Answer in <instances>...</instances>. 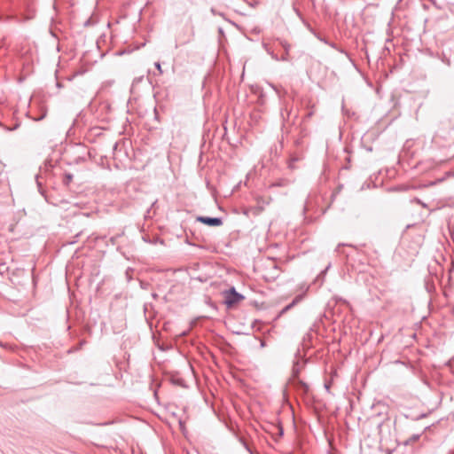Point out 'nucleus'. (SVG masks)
Here are the masks:
<instances>
[{"instance_id": "0eeeda50", "label": "nucleus", "mask_w": 454, "mask_h": 454, "mask_svg": "<svg viewBox=\"0 0 454 454\" xmlns=\"http://www.w3.org/2000/svg\"><path fill=\"white\" fill-rule=\"evenodd\" d=\"M419 435H414L411 439H412L413 441H416V440H418V439H419Z\"/></svg>"}, {"instance_id": "20e7f679", "label": "nucleus", "mask_w": 454, "mask_h": 454, "mask_svg": "<svg viewBox=\"0 0 454 454\" xmlns=\"http://www.w3.org/2000/svg\"><path fill=\"white\" fill-rule=\"evenodd\" d=\"M154 65H155V67L159 70L160 74H161L163 73V71L161 69V66H160V62H156Z\"/></svg>"}, {"instance_id": "6e6552de", "label": "nucleus", "mask_w": 454, "mask_h": 454, "mask_svg": "<svg viewBox=\"0 0 454 454\" xmlns=\"http://www.w3.org/2000/svg\"><path fill=\"white\" fill-rule=\"evenodd\" d=\"M67 180H71L72 179V176L71 175H67Z\"/></svg>"}, {"instance_id": "f03ea898", "label": "nucleus", "mask_w": 454, "mask_h": 454, "mask_svg": "<svg viewBox=\"0 0 454 454\" xmlns=\"http://www.w3.org/2000/svg\"><path fill=\"white\" fill-rule=\"evenodd\" d=\"M197 221L208 226H221L223 220L220 217L198 216Z\"/></svg>"}, {"instance_id": "39448f33", "label": "nucleus", "mask_w": 454, "mask_h": 454, "mask_svg": "<svg viewBox=\"0 0 454 454\" xmlns=\"http://www.w3.org/2000/svg\"><path fill=\"white\" fill-rule=\"evenodd\" d=\"M287 184H288V181H284L283 183L273 184L274 186H282V185H287Z\"/></svg>"}, {"instance_id": "423d86ee", "label": "nucleus", "mask_w": 454, "mask_h": 454, "mask_svg": "<svg viewBox=\"0 0 454 454\" xmlns=\"http://www.w3.org/2000/svg\"><path fill=\"white\" fill-rule=\"evenodd\" d=\"M442 180V179H440V180H438V181H436V182H431V183L429 184V185H433V184H436V183H438V182H441Z\"/></svg>"}, {"instance_id": "f257e3e1", "label": "nucleus", "mask_w": 454, "mask_h": 454, "mask_svg": "<svg viewBox=\"0 0 454 454\" xmlns=\"http://www.w3.org/2000/svg\"><path fill=\"white\" fill-rule=\"evenodd\" d=\"M224 296V303L228 308L232 307L233 305L239 303L240 301L244 299V296L239 294L235 287H231L229 290L223 292Z\"/></svg>"}, {"instance_id": "7ed1b4c3", "label": "nucleus", "mask_w": 454, "mask_h": 454, "mask_svg": "<svg viewBox=\"0 0 454 454\" xmlns=\"http://www.w3.org/2000/svg\"><path fill=\"white\" fill-rule=\"evenodd\" d=\"M303 298V295L302 294H299L297 295L294 300L293 301L286 305L285 308L282 309V310L280 311L279 313V317L283 314H285L286 312H287L289 309H291L294 306H295L297 303H299Z\"/></svg>"}, {"instance_id": "1a4fd4ad", "label": "nucleus", "mask_w": 454, "mask_h": 454, "mask_svg": "<svg viewBox=\"0 0 454 454\" xmlns=\"http://www.w3.org/2000/svg\"><path fill=\"white\" fill-rule=\"evenodd\" d=\"M305 390H308L309 387L306 384H303Z\"/></svg>"}]
</instances>
